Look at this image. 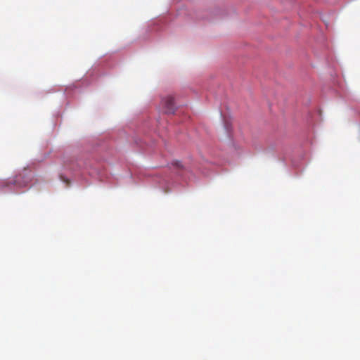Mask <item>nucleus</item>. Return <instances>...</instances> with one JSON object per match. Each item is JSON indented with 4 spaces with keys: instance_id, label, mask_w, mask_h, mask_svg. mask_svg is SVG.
Returning <instances> with one entry per match:
<instances>
[{
    "instance_id": "obj_1",
    "label": "nucleus",
    "mask_w": 360,
    "mask_h": 360,
    "mask_svg": "<svg viewBox=\"0 0 360 360\" xmlns=\"http://www.w3.org/2000/svg\"><path fill=\"white\" fill-rule=\"evenodd\" d=\"M226 149L230 154H238L240 151L239 143L234 139L233 134L232 121L229 116L226 115Z\"/></svg>"
},
{
    "instance_id": "obj_4",
    "label": "nucleus",
    "mask_w": 360,
    "mask_h": 360,
    "mask_svg": "<svg viewBox=\"0 0 360 360\" xmlns=\"http://www.w3.org/2000/svg\"><path fill=\"white\" fill-rule=\"evenodd\" d=\"M173 165H175L176 167H181V164L179 161L174 162Z\"/></svg>"
},
{
    "instance_id": "obj_2",
    "label": "nucleus",
    "mask_w": 360,
    "mask_h": 360,
    "mask_svg": "<svg viewBox=\"0 0 360 360\" xmlns=\"http://www.w3.org/2000/svg\"><path fill=\"white\" fill-rule=\"evenodd\" d=\"M163 110L167 114H174L176 108L174 103V98L171 96H167L162 101Z\"/></svg>"
},
{
    "instance_id": "obj_3",
    "label": "nucleus",
    "mask_w": 360,
    "mask_h": 360,
    "mask_svg": "<svg viewBox=\"0 0 360 360\" xmlns=\"http://www.w3.org/2000/svg\"><path fill=\"white\" fill-rule=\"evenodd\" d=\"M22 179V176L21 175H18V176H16L15 177V179L13 181V183L15 184H18L19 186H25L27 183H23V184H21L20 182V180Z\"/></svg>"
}]
</instances>
